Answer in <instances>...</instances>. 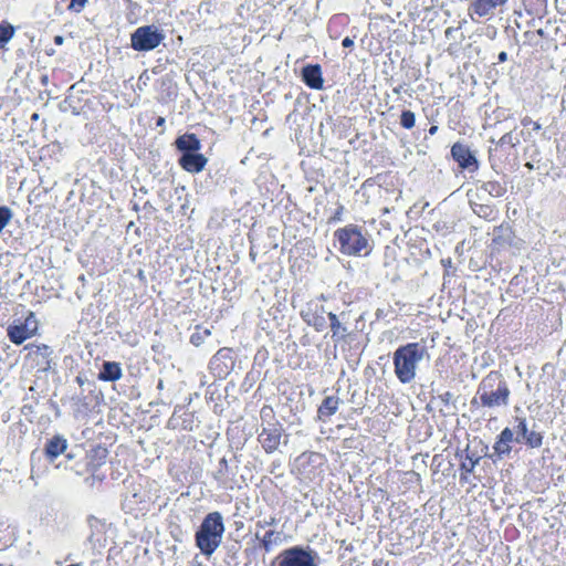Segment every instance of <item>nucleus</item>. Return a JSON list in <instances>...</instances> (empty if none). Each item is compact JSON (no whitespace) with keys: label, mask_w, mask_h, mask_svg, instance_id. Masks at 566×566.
<instances>
[{"label":"nucleus","mask_w":566,"mask_h":566,"mask_svg":"<svg viewBox=\"0 0 566 566\" xmlns=\"http://www.w3.org/2000/svg\"><path fill=\"white\" fill-rule=\"evenodd\" d=\"M327 317L329 321V327L332 332V340L335 345L345 343L349 336V332L346 325H344L338 315L333 312L327 313Z\"/></svg>","instance_id":"16"},{"label":"nucleus","mask_w":566,"mask_h":566,"mask_svg":"<svg viewBox=\"0 0 566 566\" xmlns=\"http://www.w3.org/2000/svg\"><path fill=\"white\" fill-rule=\"evenodd\" d=\"M494 452L501 457L503 454H509L511 452L510 443L503 442L501 439H496L493 446Z\"/></svg>","instance_id":"32"},{"label":"nucleus","mask_w":566,"mask_h":566,"mask_svg":"<svg viewBox=\"0 0 566 566\" xmlns=\"http://www.w3.org/2000/svg\"><path fill=\"white\" fill-rule=\"evenodd\" d=\"M509 0H473L469 6V15L472 20L474 17L486 18L494 14L499 7H503Z\"/></svg>","instance_id":"12"},{"label":"nucleus","mask_w":566,"mask_h":566,"mask_svg":"<svg viewBox=\"0 0 566 566\" xmlns=\"http://www.w3.org/2000/svg\"><path fill=\"white\" fill-rule=\"evenodd\" d=\"M66 449V439L56 434L46 441L44 447V455L48 460L54 461L59 455L63 454Z\"/></svg>","instance_id":"17"},{"label":"nucleus","mask_w":566,"mask_h":566,"mask_svg":"<svg viewBox=\"0 0 566 566\" xmlns=\"http://www.w3.org/2000/svg\"><path fill=\"white\" fill-rule=\"evenodd\" d=\"M394 92H395V93H397V94H399V93H400V87H395V88H394Z\"/></svg>","instance_id":"48"},{"label":"nucleus","mask_w":566,"mask_h":566,"mask_svg":"<svg viewBox=\"0 0 566 566\" xmlns=\"http://www.w3.org/2000/svg\"><path fill=\"white\" fill-rule=\"evenodd\" d=\"M38 331V321L33 312H29L24 322L19 325H10L8 327V337L15 344L21 345L28 338L34 336Z\"/></svg>","instance_id":"8"},{"label":"nucleus","mask_w":566,"mask_h":566,"mask_svg":"<svg viewBox=\"0 0 566 566\" xmlns=\"http://www.w3.org/2000/svg\"><path fill=\"white\" fill-rule=\"evenodd\" d=\"M479 216H482V213L486 217L490 213H492V209L489 206H481L480 211L478 212Z\"/></svg>","instance_id":"41"},{"label":"nucleus","mask_w":566,"mask_h":566,"mask_svg":"<svg viewBox=\"0 0 566 566\" xmlns=\"http://www.w3.org/2000/svg\"><path fill=\"white\" fill-rule=\"evenodd\" d=\"M276 559L277 566H317L311 553L300 546L284 549Z\"/></svg>","instance_id":"9"},{"label":"nucleus","mask_w":566,"mask_h":566,"mask_svg":"<svg viewBox=\"0 0 566 566\" xmlns=\"http://www.w3.org/2000/svg\"><path fill=\"white\" fill-rule=\"evenodd\" d=\"M302 81L312 90H322L324 78L319 64H308L302 69Z\"/></svg>","instance_id":"15"},{"label":"nucleus","mask_w":566,"mask_h":566,"mask_svg":"<svg viewBox=\"0 0 566 566\" xmlns=\"http://www.w3.org/2000/svg\"><path fill=\"white\" fill-rule=\"evenodd\" d=\"M175 145L177 149L182 153H193L201 149V142L193 133H187L179 136L176 139Z\"/></svg>","instance_id":"19"},{"label":"nucleus","mask_w":566,"mask_h":566,"mask_svg":"<svg viewBox=\"0 0 566 566\" xmlns=\"http://www.w3.org/2000/svg\"><path fill=\"white\" fill-rule=\"evenodd\" d=\"M344 20L345 19L340 15H334L329 19L328 25H327V31H328L331 39H334V40L338 39L339 32L336 28L339 25H343Z\"/></svg>","instance_id":"29"},{"label":"nucleus","mask_w":566,"mask_h":566,"mask_svg":"<svg viewBox=\"0 0 566 566\" xmlns=\"http://www.w3.org/2000/svg\"><path fill=\"white\" fill-rule=\"evenodd\" d=\"M88 0H70L66 9L71 12L80 13L84 10Z\"/></svg>","instance_id":"33"},{"label":"nucleus","mask_w":566,"mask_h":566,"mask_svg":"<svg viewBox=\"0 0 566 566\" xmlns=\"http://www.w3.org/2000/svg\"><path fill=\"white\" fill-rule=\"evenodd\" d=\"M476 394L483 407L495 408L509 403L511 390L501 374L491 371L480 382Z\"/></svg>","instance_id":"4"},{"label":"nucleus","mask_w":566,"mask_h":566,"mask_svg":"<svg viewBox=\"0 0 566 566\" xmlns=\"http://www.w3.org/2000/svg\"><path fill=\"white\" fill-rule=\"evenodd\" d=\"M482 189L494 198L503 197L506 193V186L497 180L484 182Z\"/></svg>","instance_id":"25"},{"label":"nucleus","mask_w":566,"mask_h":566,"mask_svg":"<svg viewBox=\"0 0 566 566\" xmlns=\"http://www.w3.org/2000/svg\"><path fill=\"white\" fill-rule=\"evenodd\" d=\"M165 122H166V120H165V118H164V117H161V116H159V117L157 118V120H156V126H157V127H161V126H164V125H165Z\"/></svg>","instance_id":"45"},{"label":"nucleus","mask_w":566,"mask_h":566,"mask_svg":"<svg viewBox=\"0 0 566 566\" xmlns=\"http://www.w3.org/2000/svg\"><path fill=\"white\" fill-rule=\"evenodd\" d=\"M63 41H64V39H63V36H62V35H55V36H54V43H55L56 45H62V44H63Z\"/></svg>","instance_id":"44"},{"label":"nucleus","mask_w":566,"mask_h":566,"mask_svg":"<svg viewBox=\"0 0 566 566\" xmlns=\"http://www.w3.org/2000/svg\"><path fill=\"white\" fill-rule=\"evenodd\" d=\"M164 40V35L154 25L137 28L130 35V46L135 51H151Z\"/></svg>","instance_id":"6"},{"label":"nucleus","mask_w":566,"mask_h":566,"mask_svg":"<svg viewBox=\"0 0 566 566\" xmlns=\"http://www.w3.org/2000/svg\"><path fill=\"white\" fill-rule=\"evenodd\" d=\"M300 315L304 323L313 327L316 332H323L326 328L325 315H327V312L319 302H307L301 310Z\"/></svg>","instance_id":"7"},{"label":"nucleus","mask_w":566,"mask_h":566,"mask_svg":"<svg viewBox=\"0 0 566 566\" xmlns=\"http://www.w3.org/2000/svg\"><path fill=\"white\" fill-rule=\"evenodd\" d=\"M315 457H319V454L315 452H304L298 457L297 460L302 462H311Z\"/></svg>","instance_id":"36"},{"label":"nucleus","mask_w":566,"mask_h":566,"mask_svg":"<svg viewBox=\"0 0 566 566\" xmlns=\"http://www.w3.org/2000/svg\"><path fill=\"white\" fill-rule=\"evenodd\" d=\"M465 454H458L461 458L460 463V482L467 483L469 482L470 474L474 471V468L480 461V457L475 455L474 453H469V450L467 449Z\"/></svg>","instance_id":"18"},{"label":"nucleus","mask_w":566,"mask_h":566,"mask_svg":"<svg viewBox=\"0 0 566 566\" xmlns=\"http://www.w3.org/2000/svg\"><path fill=\"white\" fill-rule=\"evenodd\" d=\"M499 439H501L503 442H512L514 437H513V431L510 429V428H504L501 433L497 436Z\"/></svg>","instance_id":"34"},{"label":"nucleus","mask_w":566,"mask_h":566,"mask_svg":"<svg viewBox=\"0 0 566 566\" xmlns=\"http://www.w3.org/2000/svg\"><path fill=\"white\" fill-rule=\"evenodd\" d=\"M506 60H507V53H506V52H504V51L500 52V54H499V56H497V61H499L500 63H503V62H505Z\"/></svg>","instance_id":"43"},{"label":"nucleus","mask_w":566,"mask_h":566,"mask_svg":"<svg viewBox=\"0 0 566 566\" xmlns=\"http://www.w3.org/2000/svg\"><path fill=\"white\" fill-rule=\"evenodd\" d=\"M223 517L220 512L208 513L197 532L195 543L198 549L206 557H210L220 546L224 533Z\"/></svg>","instance_id":"1"},{"label":"nucleus","mask_w":566,"mask_h":566,"mask_svg":"<svg viewBox=\"0 0 566 566\" xmlns=\"http://www.w3.org/2000/svg\"><path fill=\"white\" fill-rule=\"evenodd\" d=\"M334 238L339 244V252L344 255L367 256L373 250L368 238L363 233V229L354 223L338 228L334 232Z\"/></svg>","instance_id":"3"},{"label":"nucleus","mask_w":566,"mask_h":566,"mask_svg":"<svg viewBox=\"0 0 566 566\" xmlns=\"http://www.w3.org/2000/svg\"><path fill=\"white\" fill-rule=\"evenodd\" d=\"M493 244L502 247L504 243L511 242L512 229L509 224H501L494 228Z\"/></svg>","instance_id":"23"},{"label":"nucleus","mask_w":566,"mask_h":566,"mask_svg":"<svg viewBox=\"0 0 566 566\" xmlns=\"http://www.w3.org/2000/svg\"><path fill=\"white\" fill-rule=\"evenodd\" d=\"M276 524V518L274 516L270 517L269 521H259L256 526L260 528H264L265 526H273Z\"/></svg>","instance_id":"39"},{"label":"nucleus","mask_w":566,"mask_h":566,"mask_svg":"<svg viewBox=\"0 0 566 566\" xmlns=\"http://www.w3.org/2000/svg\"><path fill=\"white\" fill-rule=\"evenodd\" d=\"M342 45L344 48H352L354 45V40L349 36H346L345 39H343Z\"/></svg>","instance_id":"42"},{"label":"nucleus","mask_w":566,"mask_h":566,"mask_svg":"<svg viewBox=\"0 0 566 566\" xmlns=\"http://www.w3.org/2000/svg\"><path fill=\"white\" fill-rule=\"evenodd\" d=\"M521 124H522L524 127L532 126L534 130H539V129H541V125H539L537 122H534V120H533L531 117H528V116H525L524 118H522Z\"/></svg>","instance_id":"35"},{"label":"nucleus","mask_w":566,"mask_h":566,"mask_svg":"<svg viewBox=\"0 0 566 566\" xmlns=\"http://www.w3.org/2000/svg\"><path fill=\"white\" fill-rule=\"evenodd\" d=\"M28 354L24 357V365L28 369L36 373H46L52 366V349L45 344H29L25 346Z\"/></svg>","instance_id":"5"},{"label":"nucleus","mask_w":566,"mask_h":566,"mask_svg":"<svg viewBox=\"0 0 566 566\" xmlns=\"http://www.w3.org/2000/svg\"><path fill=\"white\" fill-rule=\"evenodd\" d=\"M282 434L283 428L279 422H276L268 428H263L258 437V440L262 446L263 450L270 454L279 449L281 444Z\"/></svg>","instance_id":"11"},{"label":"nucleus","mask_w":566,"mask_h":566,"mask_svg":"<svg viewBox=\"0 0 566 566\" xmlns=\"http://www.w3.org/2000/svg\"><path fill=\"white\" fill-rule=\"evenodd\" d=\"M522 441L531 449L539 448L543 444V434L537 431H527Z\"/></svg>","instance_id":"27"},{"label":"nucleus","mask_w":566,"mask_h":566,"mask_svg":"<svg viewBox=\"0 0 566 566\" xmlns=\"http://www.w3.org/2000/svg\"><path fill=\"white\" fill-rule=\"evenodd\" d=\"M370 179H367L365 180V182L363 184V186H366L367 184H369Z\"/></svg>","instance_id":"49"},{"label":"nucleus","mask_w":566,"mask_h":566,"mask_svg":"<svg viewBox=\"0 0 566 566\" xmlns=\"http://www.w3.org/2000/svg\"><path fill=\"white\" fill-rule=\"evenodd\" d=\"M14 28L8 22H2L0 24V49L4 48L6 44L13 38Z\"/></svg>","instance_id":"26"},{"label":"nucleus","mask_w":566,"mask_h":566,"mask_svg":"<svg viewBox=\"0 0 566 566\" xmlns=\"http://www.w3.org/2000/svg\"><path fill=\"white\" fill-rule=\"evenodd\" d=\"M344 206L340 205L338 206V208L335 210L333 217L331 218V222H335V221H339L342 219V216H343V212H344Z\"/></svg>","instance_id":"38"},{"label":"nucleus","mask_w":566,"mask_h":566,"mask_svg":"<svg viewBox=\"0 0 566 566\" xmlns=\"http://www.w3.org/2000/svg\"><path fill=\"white\" fill-rule=\"evenodd\" d=\"M437 132H438V126H437V125H432V126L429 128V130H428L429 135H431V136L436 135V134H437Z\"/></svg>","instance_id":"46"},{"label":"nucleus","mask_w":566,"mask_h":566,"mask_svg":"<svg viewBox=\"0 0 566 566\" xmlns=\"http://www.w3.org/2000/svg\"><path fill=\"white\" fill-rule=\"evenodd\" d=\"M208 163L205 155L198 151L184 153L178 159L179 166L187 172L198 174L202 171Z\"/></svg>","instance_id":"14"},{"label":"nucleus","mask_w":566,"mask_h":566,"mask_svg":"<svg viewBox=\"0 0 566 566\" xmlns=\"http://www.w3.org/2000/svg\"><path fill=\"white\" fill-rule=\"evenodd\" d=\"M416 125V115L410 109H403L400 115V126L405 129H411Z\"/></svg>","instance_id":"30"},{"label":"nucleus","mask_w":566,"mask_h":566,"mask_svg":"<svg viewBox=\"0 0 566 566\" xmlns=\"http://www.w3.org/2000/svg\"><path fill=\"white\" fill-rule=\"evenodd\" d=\"M340 400L337 396H327L317 409L318 419L325 421L338 410Z\"/></svg>","instance_id":"20"},{"label":"nucleus","mask_w":566,"mask_h":566,"mask_svg":"<svg viewBox=\"0 0 566 566\" xmlns=\"http://www.w3.org/2000/svg\"><path fill=\"white\" fill-rule=\"evenodd\" d=\"M440 400H442L446 403H449V401L453 398V395L450 391H446L439 396Z\"/></svg>","instance_id":"40"},{"label":"nucleus","mask_w":566,"mask_h":566,"mask_svg":"<svg viewBox=\"0 0 566 566\" xmlns=\"http://www.w3.org/2000/svg\"><path fill=\"white\" fill-rule=\"evenodd\" d=\"M233 349L230 347L220 348L210 359L209 369L218 377H226L233 368Z\"/></svg>","instance_id":"10"},{"label":"nucleus","mask_w":566,"mask_h":566,"mask_svg":"<svg viewBox=\"0 0 566 566\" xmlns=\"http://www.w3.org/2000/svg\"><path fill=\"white\" fill-rule=\"evenodd\" d=\"M424 353L426 348L418 343H408L395 350V375L401 384H408L415 379L418 363L423 358Z\"/></svg>","instance_id":"2"},{"label":"nucleus","mask_w":566,"mask_h":566,"mask_svg":"<svg viewBox=\"0 0 566 566\" xmlns=\"http://www.w3.org/2000/svg\"><path fill=\"white\" fill-rule=\"evenodd\" d=\"M280 542V533L275 532L274 530H269L264 533L262 538H260V547L265 553H269L272 551V547L277 545Z\"/></svg>","instance_id":"24"},{"label":"nucleus","mask_w":566,"mask_h":566,"mask_svg":"<svg viewBox=\"0 0 566 566\" xmlns=\"http://www.w3.org/2000/svg\"><path fill=\"white\" fill-rule=\"evenodd\" d=\"M108 457V450L102 444H97L93 447L86 458H87V464L93 468L94 470L101 468L103 464H105L106 459Z\"/></svg>","instance_id":"21"},{"label":"nucleus","mask_w":566,"mask_h":566,"mask_svg":"<svg viewBox=\"0 0 566 566\" xmlns=\"http://www.w3.org/2000/svg\"><path fill=\"white\" fill-rule=\"evenodd\" d=\"M38 119H39V114H38V113H33V114L31 115V120H32V122H35V120H38Z\"/></svg>","instance_id":"47"},{"label":"nucleus","mask_w":566,"mask_h":566,"mask_svg":"<svg viewBox=\"0 0 566 566\" xmlns=\"http://www.w3.org/2000/svg\"><path fill=\"white\" fill-rule=\"evenodd\" d=\"M200 325L196 326V332L190 336V343L193 346H200L207 337L211 335V331L209 328H203L202 331Z\"/></svg>","instance_id":"28"},{"label":"nucleus","mask_w":566,"mask_h":566,"mask_svg":"<svg viewBox=\"0 0 566 566\" xmlns=\"http://www.w3.org/2000/svg\"><path fill=\"white\" fill-rule=\"evenodd\" d=\"M451 156L461 169H478V160L467 145L454 143L451 147Z\"/></svg>","instance_id":"13"},{"label":"nucleus","mask_w":566,"mask_h":566,"mask_svg":"<svg viewBox=\"0 0 566 566\" xmlns=\"http://www.w3.org/2000/svg\"><path fill=\"white\" fill-rule=\"evenodd\" d=\"M76 379H77V381H78L80 384H82V379H81V377H77Z\"/></svg>","instance_id":"50"},{"label":"nucleus","mask_w":566,"mask_h":566,"mask_svg":"<svg viewBox=\"0 0 566 566\" xmlns=\"http://www.w3.org/2000/svg\"><path fill=\"white\" fill-rule=\"evenodd\" d=\"M123 376L119 363L105 361L103 368L98 374V379L103 381H116Z\"/></svg>","instance_id":"22"},{"label":"nucleus","mask_w":566,"mask_h":566,"mask_svg":"<svg viewBox=\"0 0 566 566\" xmlns=\"http://www.w3.org/2000/svg\"><path fill=\"white\" fill-rule=\"evenodd\" d=\"M513 140V134L512 133H505L499 140V144L500 145H512L514 146V144L512 143Z\"/></svg>","instance_id":"37"},{"label":"nucleus","mask_w":566,"mask_h":566,"mask_svg":"<svg viewBox=\"0 0 566 566\" xmlns=\"http://www.w3.org/2000/svg\"><path fill=\"white\" fill-rule=\"evenodd\" d=\"M515 421L517 423L516 426V432H517V437H516V441L517 442H521L523 440V437H526V433H527V422H526V419L523 418V417H516L515 418Z\"/></svg>","instance_id":"31"}]
</instances>
